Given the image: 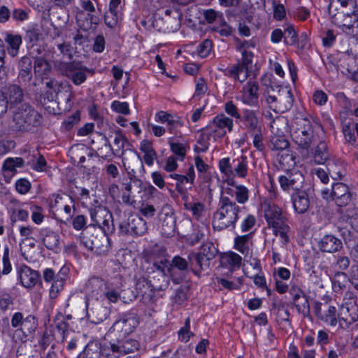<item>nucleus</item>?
<instances>
[{"label": "nucleus", "mask_w": 358, "mask_h": 358, "mask_svg": "<svg viewBox=\"0 0 358 358\" xmlns=\"http://www.w3.org/2000/svg\"><path fill=\"white\" fill-rule=\"evenodd\" d=\"M241 208L235 201L223 194L220 196L218 208L213 213L212 224L214 229H234L239 219Z\"/></svg>", "instance_id": "obj_1"}, {"label": "nucleus", "mask_w": 358, "mask_h": 358, "mask_svg": "<svg viewBox=\"0 0 358 358\" xmlns=\"http://www.w3.org/2000/svg\"><path fill=\"white\" fill-rule=\"evenodd\" d=\"M206 258L207 257L199 252L197 254H189L187 259L180 256H175L171 261H169L165 254H160L151 255L145 259V261L147 262H152L155 268H187L189 266H198L202 268L203 266H210V261L211 259L205 262Z\"/></svg>", "instance_id": "obj_2"}, {"label": "nucleus", "mask_w": 358, "mask_h": 358, "mask_svg": "<svg viewBox=\"0 0 358 358\" xmlns=\"http://www.w3.org/2000/svg\"><path fill=\"white\" fill-rule=\"evenodd\" d=\"M43 115L29 103H23L13 112V129L22 133H33L43 124Z\"/></svg>", "instance_id": "obj_3"}, {"label": "nucleus", "mask_w": 358, "mask_h": 358, "mask_svg": "<svg viewBox=\"0 0 358 358\" xmlns=\"http://www.w3.org/2000/svg\"><path fill=\"white\" fill-rule=\"evenodd\" d=\"M100 343V355L104 358H120L121 356L138 350L140 344L138 341L127 338V336H108Z\"/></svg>", "instance_id": "obj_4"}, {"label": "nucleus", "mask_w": 358, "mask_h": 358, "mask_svg": "<svg viewBox=\"0 0 358 358\" xmlns=\"http://www.w3.org/2000/svg\"><path fill=\"white\" fill-rule=\"evenodd\" d=\"M290 134L298 148L307 152L315 141L313 126L308 118L296 117L292 122Z\"/></svg>", "instance_id": "obj_5"}, {"label": "nucleus", "mask_w": 358, "mask_h": 358, "mask_svg": "<svg viewBox=\"0 0 358 358\" xmlns=\"http://www.w3.org/2000/svg\"><path fill=\"white\" fill-rule=\"evenodd\" d=\"M328 9L332 22L342 31L352 36L358 35V15L355 10L350 13L344 11L334 13L332 10V4H329Z\"/></svg>", "instance_id": "obj_6"}, {"label": "nucleus", "mask_w": 358, "mask_h": 358, "mask_svg": "<svg viewBox=\"0 0 358 358\" xmlns=\"http://www.w3.org/2000/svg\"><path fill=\"white\" fill-rule=\"evenodd\" d=\"M108 234L101 232L94 228L90 227L81 234V243L87 249L101 255L107 251Z\"/></svg>", "instance_id": "obj_7"}, {"label": "nucleus", "mask_w": 358, "mask_h": 358, "mask_svg": "<svg viewBox=\"0 0 358 358\" xmlns=\"http://www.w3.org/2000/svg\"><path fill=\"white\" fill-rule=\"evenodd\" d=\"M60 73L71 80L75 85H80L87 80L86 73L94 74V70L90 69L79 62H61L58 65Z\"/></svg>", "instance_id": "obj_8"}, {"label": "nucleus", "mask_w": 358, "mask_h": 358, "mask_svg": "<svg viewBox=\"0 0 358 358\" xmlns=\"http://www.w3.org/2000/svg\"><path fill=\"white\" fill-rule=\"evenodd\" d=\"M241 62L223 71L224 74L241 83L246 80L249 76V70L252 68L253 53L249 50H244L241 53Z\"/></svg>", "instance_id": "obj_9"}, {"label": "nucleus", "mask_w": 358, "mask_h": 358, "mask_svg": "<svg viewBox=\"0 0 358 358\" xmlns=\"http://www.w3.org/2000/svg\"><path fill=\"white\" fill-rule=\"evenodd\" d=\"M252 234L248 233L245 235L237 236L234 238V248L243 255V266L248 264L253 268H260L259 260L253 256L252 246Z\"/></svg>", "instance_id": "obj_10"}, {"label": "nucleus", "mask_w": 358, "mask_h": 358, "mask_svg": "<svg viewBox=\"0 0 358 358\" xmlns=\"http://www.w3.org/2000/svg\"><path fill=\"white\" fill-rule=\"evenodd\" d=\"M234 122L231 117L224 114L215 116L206 127V132L202 136L203 138L206 135L208 138L213 136L214 138L224 137L227 131L231 132L233 129Z\"/></svg>", "instance_id": "obj_11"}, {"label": "nucleus", "mask_w": 358, "mask_h": 358, "mask_svg": "<svg viewBox=\"0 0 358 358\" xmlns=\"http://www.w3.org/2000/svg\"><path fill=\"white\" fill-rule=\"evenodd\" d=\"M322 197L328 199L331 198L338 206H347L351 205L352 194L349 187L343 182H336L332 185L331 192L329 189H324L322 192Z\"/></svg>", "instance_id": "obj_12"}, {"label": "nucleus", "mask_w": 358, "mask_h": 358, "mask_svg": "<svg viewBox=\"0 0 358 358\" xmlns=\"http://www.w3.org/2000/svg\"><path fill=\"white\" fill-rule=\"evenodd\" d=\"M90 212L92 221L94 222L92 225L99 227L106 234L114 231L113 215L107 208L99 206L91 208Z\"/></svg>", "instance_id": "obj_13"}, {"label": "nucleus", "mask_w": 358, "mask_h": 358, "mask_svg": "<svg viewBox=\"0 0 358 358\" xmlns=\"http://www.w3.org/2000/svg\"><path fill=\"white\" fill-rule=\"evenodd\" d=\"M278 92L277 97L268 95L267 105L275 113H283L291 109L294 99L290 89H282Z\"/></svg>", "instance_id": "obj_14"}, {"label": "nucleus", "mask_w": 358, "mask_h": 358, "mask_svg": "<svg viewBox=\"0 0 358 358\" xmlns=\"http://www.w3.org/2000/svg\"><path fill=\"white\" fill-rule=\"evenodd\" d=\"M138 324V319L135 313L124 315L116 321L109 329L107 336H128Z\"/></svg>", "instance_id": "obj_15"}, {"label": "nucleus", "mask_w": 358, "mask_h": 358, "mask_svg": "<svg viewBox=\"0 0 358 358\" xmlns=\"http://www.w3.org/2000/svg\"><path fill=\"white\" fill-rule=\"evenodd\" d=\"M147 223L137 215H130L127 220L119 226V231L122 235L142 236L147 231Z\"/></svg>", "instance_id": "obj_16"}, {"label": "nucleus", "mask_w": 358, "mask_h": 358, "mask_svg": "<svg viewBox=\"0 0 358 358\" xmlns=\"http://www.w3.org/2000/svg\"><path fill=\"white\" fill-rule=\"evenodd\" d=\"M281 188L287 192H296L302 189L304 183V176L299 171H287L279 177Z\"/></svg>", "instance_id": "obj_17"}, {"label": "nucleus", "mask_w": 358, "mask_h": 358, "mask_svg": "<svg viewBox=\"0 0 358 358\" xmlns=\"http://www.w3.org/2000/svg\"><path fill=\"white\" fill-rule=\"evenodd\" d=\"M159 220L161 222L160 231L163 236L169 238L175 234L176 217L171 206L164 205L159 213Z\"/></svg>", "instance_id": "obj_18"}, {"label": "nucleus", "mask_w": 358, "mask_h": 358, "mask_svg": "<svg viewBox=\"0 0 358 358\" xmlns=\"http://www.w3.org/2000/svg\"><path fill=\"white\" fill-rule=\"evenodd\" d=\"M314 312L320 320L331 326L336 325L339 314H337L335 306H331L328 303L315 302Z\"/></svg>", "instance_id": "obj_19"}, {"label": "nucleus", "mask_w": 358, "mask_h": 358, "mask_svg": "<svg viewBox=\"0 0 358 358\" xmlns=\"http://www.w3.org/2000/svg\"><path fill=\"white\" fill-rule=\"evenodd\" d=\"M262 208L264 217L268 225L273 229L286 222V218L282 215V211L276 205L268 202L264 203Z\"/></svg>", "instance_id": "obj_20"}, {"label": "nucleus", "mask_w": 358, "mask_h": 358, "mask_svg": "<svg viewBox=\"0 0 358 358\" xmlns=\"http://www.w3.org/2000/svg\"><path fill=\"white\" fill-rule=\"evenodd\" d=\"M10 109L16 108L22 104L24 99V93L22 88L15 84L9 85L3 87L1 90Z\"/></svg>", "instance_id": "obj_21"}, {"label": "nucleus", "mask_w": 358, "mask_h": 358, "mask_svg": "<svg viewBox=\"0 0 358 358\" xmlns=\"http://www.w3.org/2000/svg\"><path fill=\"white\" fill-rule=\"evenodd\" d=\"M227 183L230 187H226L223 193L227 195L235 196L237 203L240 204L245 203L249 199V190L242 185H236L234 178H229Z\"/></svg>", "instance_id": "obj_22"}, {"label": "nucleus", "mask_w": 358, "mask_h": 358, "mask_svg": "<svg viewBox=\"0 0 358 358\" xmlns=\"http://www.w3.org/2000/svg\"><path fill=\"white\" fill-rule=\"evenodd\" d=\"M86 312L87 320L93 324H99L106 319L108 310L100 303H92L89 299L86 301Z\"/></svg>", "instance_id": "obj_23"}, {"label": "nucleus", "mask_w": 358, "mask_h": 358, "mask_svg": "<svg viewBox=\"0 0 358 358\" xmlns=\"http://www.w3.org/2000/svg\"><path fill=\"white\" fill-rule=\"evenodd\" d=\"M259 85L256 81L249 80L241 91V101L249 106H257L259 98Z\"/></svg>", "instance_id": "obj_24"}, {"label": "nucleus", "mask_w": 358, "mask_h": 358, "mask_svg": "<svg viewBox=\"0 0 358 358\" xmlns=\"http://www.w3.org/2000/svg\"><path fill=\"white\" fill-rule=\"evenodd\" d=\"M38 327L37 319L32 315H27L24 325L21 329L15 330V335L22 341L31 340L34 337V334Z\"/></svg>", "instance_id": "obj_25"}, {"label": "nucleus", "mask_w": 358, "mask_h": 358, "mask_svg": "<svg viewBox=\"0 0 358 358\" xmlns=\"http://www.w3.org/2000/svg\"><path fill=\"white\" fill-rule=\"evenodd\" d=\"M170 177L177 181L176 188L178 192L180 194H185L187 189L185 187V185H189V188L190 189L194 182L195 172L194 166H190L185 175L173 173L170 175Z\"/></svg>", "instance_id": "obj_26"}, {"label": "nucleus", "mask_w": 358, "mask_h": 358, "mask_svg": "<svg viewBox=\"0 0 358 358\" xmlns=\"http://www.w3.org/2000/svg\"><path fill=\"white\" fill-rule=\"evenodd\" d=\"M239 121L244 129L250 134L262 129L257 113L255 110L245 109L242 112Z\"/></svg>", "instance_id": "obj_27"}, {"label": "nucleus", "mask_w": 358, "mask_h": 358, "mask_svg": "<svg viewBox=\"0 0 358 358\" xmlns=\"http://www.w3.org/2000/svg\"><path fill=\"white\" fill-rule=\"evenodd\" d=\"M18 76L19 83L24 85H30L32 79V62L29 57L25 55L21 57L18 62Z\"/></svg>", "instance_id": "obj_28"}, {"label": "nucleus", "mask_w": 358, "mask_h": 358, "mask_svg": "<svg viewBox=\"0 0 358 358\" xmlns=\"http://www.w3.org/2000/svg\"><path fill=\"white\" fill-rule=\"evenodd\" d=\"M291 196L293 208L296 213L303 214L308 211L310 201L306 190L301 189L299 192H293Z\"/></svg>", "instance_id": "obj_29"}, {"label": "nucleus", "mask_w": 358, "mask_h": 358, "mask_svg": "<svg viewBox=\"0 0 358 358\" xmlns=\"http://www.w3.org/2000/svg\"><path fill=\"white\" fill-rule=\"evenodd\" d=\"M319 249L323 252L333 253L343 247L341 239L332 234L324 235L318 242Z\"/></svg>", "instance_id": "obj_30"}, {"label": "nucleus", "mask_w": 358, "mask_h": 358, "mask_svg": "<svg viewBox=\"0 0 358 358\" xmlns=\"http://www.w3.org/2000/svg\"><path fill=\"white\" fill-rule=\"evenodd\" d=\"M290 294L293 296V302L297 311L304 317L308 316L310 313V306L303 292L300 289L292 288Z\"/></svg>", "instance_id": "obj_31"}, {"label": "nucleus", "mask_w": 358, "mask_h": 358, "mask_svg": "<svg viewBox=\"0 0 358 358\" xmlns=\"http://www.w3.org/2000/svg\"><path fill=\"white\" fill-rule=\"evenodd\" d=\"M233 176L245 178L248 172V159L245 155H241L232 161Z\"/></svg>", "instance_id": "obj_32"}, {"label": "nucleus", "mask_w": 358, "mask_h": 358, "mask_svg": "<svg viewBox=\"0 0 358 358\" xmlns=\"http://www.w3.org/2000/svg\"><path fill=\"white\" fill-rule=\"evenodd\" d=\"M4 41L8 45V53L13 57H16L18 55L20 47L22 43L21 36L19 34L6 33Z\"/></svg>", "instance_id": "obj_33"}, {"label": "nucleus", "mask_w": 358, "mask_h": 358, "mask_svg": "<svg viewBox=\"0 0 358 358\" xmlns=\"http://www.w3.org/2000/svg\"><path fill=\"white\" fill-rule=\"evenodd\" d=\"M339 318L350 325L358 320V305L341 306Z\"/></svg>", "instance_id": "obj_34"}, {"label": "nucleus", "mask_w": 358, "mask_h": 358, "mask_svg": "<svg viewBox=\"0 0 358 358\" xmlns=\"http://www.w3.org/2000/svg\"><path fill=\"white\" fill-rule=\"evenodd\" d=\"M40 274L36 270H20V278L22 285L27 287H34L40 280Z\"/></svg>", "instance_id": "obj_35"}, {"label": "nucleus", "mask_w": 358, "mask_h": 358, "mask_svg": "<svg viewBox=\"0 0 358 358\" xmlns=\"http://www.w3.org/2000/svg\"><path fill=\"white\" fill-rule=\"evenodd\" d=\"M25 162L22 157H9L3 163L2 169L10 177L17 173V168H22Z\"/></svg>", "instance_id": "obj_36"}, {"label": "nucleus", "mask_w": 358, "mask_h": 358, "mask_svg": "<svg viewBox=\"0 0 358 358\" xmlns=\"http://www.w3.org/2000/svg\"><path fill=\"white\" fill-rule=\"evenodd\" d=\"M136 278V289L138 293L145 296L148 295V297L151 298L153 294V285H151L150 280L146 278L144 275H135Z\"/></svg>", "instance_id": "obj_37"}, {"label": "nucleus", "mask_w": 358, "mask_h": 358, "mask_svg": "<svg viewBox=\"0 0 358 358\" xmlns=\"http://www.w3.org/2000/svg\"><path fill=\"white\" fill-rule=\"evenodd\" d=\"M103 138L105 141V146L108 147L113 155H119L120 154H123V149L125 143H127V139L120 131L116 132L115 135L114 143L117 147L115 151L113 150L108 138L104 136Z\"/></svg>", "instance_id": "obj_38"}, {"label": "nucleus", "mask_w": 358, "mask_h": 358, "mask_svg": "<svg viewBox=\"0 0 358 358\" xmlns=\"http://www.w3.org/2000/svg\"><path fill=\"white\" fill-rule=\"evenodd\" d=\"M242 257L234 252H229L223 254L220 257V264L222 266H234L241 267L243 266V262H242Z\"/></svg>", "instance_id": "obj_39"}, {"label": "nucleus", "mask_w": 358, "mask_h": 358, "mask_svg": "<svg viewBox=\"0 0 358 358\" xmlns=\"http://www.w3.org/2000/svg\"><path fill=\"white\" fill-rule=\"evenodd\" d=\"M140 150L144 153L143 159L148 166H151L154 160L157 159V153L155 151L152 143L148 140H143L141 143Z\"/></svg>", "instance_id": "obj_40"}, {"label": "nucleus", "mask_w": 358, "mask_h": 358, "mask_svg": "<svg viewBox=\"0 0 358 358\" xmlns=\"http://www.w3.org/2000/svg\"><path fill=\"white\" fill-rule=\"evenodd\" d=\"M34 70L36 75L44 77L51 72L52 66L46 57H40L34 59Z\"/></svg>", "instance_id": "obj_41"}, {"label": "nucleus", "mask_w": 358, "mask_h": 358, "mask_svg": "<svg viewBox=\"0 0 358 358\" xmlns=\"http://www.w3.org/2000/svg\"><path fill=\"white\" fill-rule=\"evenodd\" d=\"M42 241L48 249L55 250L58 248L59 237L57 233L50 231H43L42 232Z\"/></svg>", "instance_id": "obj_42"}, {"label": "nucleus", "mask_w": 358, "mask_h": 358, "mask_svg": "<svg viewBox=\"0 0 358 358\" xmlns=\"http://www.w3.org/2000/svg\"><path fill=\"white\" fill-rule=\"evenodd\" d=\"M314 161L317 164H323L329 159L327 145L325 142L320 141L314 150Z\"/></svg>", "instance_id": "obj_43"}, {"label": "nucleus", "mask_w": 358, "mask_h": 358, "mask_svg": "<svg viewBox=\"0 0 358 358\" xmlns=\"http://www.w3.org/2000/svg\"><path fill=\"white\" fill-rule=\"evenodd\" d=\"M289 146V142L283 135H274L271 137L270 147L272 150L282 151Z\"/></svg>", "instance_id": "obj_44"}, {"label": "nucleus", "mask_w": 358, "mask_h": 358, "mask_svg": "<svg viewBox=\"0 0 358 358\" xmlns=\"http://www.w3.org/2000/svg\"><path fill=\"white\" fill-rule=\"evenodd\" d=\"M41 36L42 33L38 24H34L28 27L25 34V39L27 40L29 43L34 44Z\"/></svg>", "instance_id": "obj_45"}, {"label": "nucleus", "mask_w": 358, "mask_h": 358, "mask_svg": "<svg viewBox=\"0 0 358 358\" xmlns=\"http://www.w3.org/2000/svg\"><path fill=\"white\" fill-rule=\"evenodd\" d=\"M184 207L187 210L191 211L196 220L202 216L205 210L204 205L201 202H187L184 204Z\"/></svg>", "instance_id": "obj_46"}, {"label": "nucleus", "mask_w": 358, "mask_h": 358, "mask_svg": "<svg viewBox=\"0 0 358 358\" xmlns=\"http://www.w3.org/2000/svg\"><path fill=\"white\" fill-rule=\"evenodd\" d=\"M355 129V125H354L352 122L349 121L348 122H343L342 129L343 133L345 140L352 145L356 143Z\"/></svg>", "instance_id": "obj_47"}, {"label": "nucleus", "mask_w": 358, "mask_h": 358, "mask_svg": "<svg viewBox=\"0 0 358 358\" xmlns=\"http://www.w3.org/2000/svg\"><path fill=\"white\" fill-rule=\"evenodd\" d=\"M34 158L35 156H33L31 159L27 162V164L36 171H45L47 166V162L45 157L42 155L38 154V157L36 159Z\"/></svg>", "instance_id": "obj_48"}, {"label": "nucleus", "mask_w": 358, "mask_h": 358, "mask_svg": "<svg viewBox=\"0 0 358 358\" xmlns=\"http://www.w3.org/2000/svg\"><path fill=\"white\" fill-rule=\"evenodd\" d=\"M350 282V278H348L346 273L342 271H336L332 277V283L335 287L342 289L345 285Z\"/></svg>", "instance_id": "obj_49"}, {"label": "nucleus", "mask_w": 358, "mask_h": 358, "mask_svg": "<svg viewBox=\"0 0 358 358\" xmlns=\"http://www.w3.org/2000/svg\"><path fill=\"white\" fill-rule=\"evenodd\" d=\"M289 227L285 222L282 225H278V227L273 228V234L278 236L282 244H286L289 242V238L287 233L289 231Z\"/></svg>", "instance_id": "obj_50"}, {"label": "nucleus", "mask_w": 358, "mask_h": 358, "mask_svg": "<svg viewBox=\"0 0 358 358\" xmlns=\"http://www.w3.org/2000/svg\"><path fill=\"white\" fill-rule=\"evenodd\" d=\"M297 33L293 25H288L284 29L285 43L294 45L296 43Z\"/></svg>", "instance_id": "obj_51"}, {"label": "nucleus", "mask_w": 358, "mask_h": 358, "mask_svg": "<svg viewBox=\"0 0 358 358\" xmlns=\"http://www.w3.org/2000/svg\"><path fill=\"white\" fill-rule=\"evenodd\" d=\"M171 150L178 157V159L182 161L186 156V147L180 143H173L170 138L169 140Z\"/></svg>", "instance_id": "obj_52"}, {"label": "nucleus", "mask_w": 358, "mask_h": 358, "mask_svg": "<svg viewBox=\"0 0 358 358\" xmlns=\"http://www.w3.org/2000/svg\"><path fill=\"white\" fill-rule=\"evenodd\" d=\"M60 279L57 278L53 280L52 287L50 291L51 298H55L58 292L63 288L64 277L66 275V273H61Z\"/></svg>", "instance_id": "obj_53"}, {"label": "nucleus", "mask_w": 358, "mask_h": 358, "mask_svg": "<svg viewBox=\"0 0 358 358\" xmlns=\"http://www.w3.org/2000/svg\"><path fill=\"white\" fill-rule=\"evenodd\" d=\"M271 1L273 10V17L275 20H281L286 14L283 4L280 3L278 0H271Z\"/></svg>", "instance_id": "obj_54"}, {"label": "nucleus", "mask_w": 358, "mask_h": 358, "mask_svg": "<svg viewBox=\"0 0 358 358\" xmlns=\"http://www.w3.org/2000/svg\"><path fill=\"white\" fill-rule=\"evenodd\" d=\"M155 118L156 121L167 122L171 127L179 122L173 115L162 110L156 114Z\"/></svg>", "instance_id": "obj_55"}, {"label": "nucleus", "mask_w": 358, "mask_h": 358, "mask_svg": "<svg viewBox=\"0 0 358 358\" xmlns=\"http://www.w3.org/2000/svg\"><path fill=\"white\" fill-rule=\"evenodd\" d=\"M28 204H26V208H16L12 211V220L15 221L16 220L21 221H26L29 217V208Z\"/></svg>", "instance_id": "obj_56"}, {"label": "nucleus", "mask_w": 358, "mask_h": 358, "mask_svg": "<svg viewBox=\"0 0 358 358\" xmlns=\"http://www.w3.org/2000/svg\"><path fill=\"white\" fill-rule=\"evenodd\" d=\"M256 218L253 215L248 214L241 221L240 228L242 232L250 231L255 225Z\"/></svg>", "instance_id": "obj_57"}, {"label": "nucleus", "mask_w": 358, "mask_h": 358, "mask_svg": "<svg viewBox=\"0 0 358 358\" xmlns=\"http://www.w3.org/2000/svg\"><path fill=\"white\" fill-rule=\"evenodd\" d=\"M14 298L8 293L0 292V309L5 311L13 304Z\"/></svg>", "instance_id": "obj_58"}, {"label": "nucleus", "mask_w": 358, "mask_h": 358, "mask_svg": "<svg viewBox=\"0 0 358 358\" xmlns=\"http://www.w3.org/2000/svg\"><path fill=\"white\" fill-rule=\"evenodd\" d=\"M29 210L31 212V219L36 224H41L43 220L41 207L36 205H27Z\"/></svg>", "instance_id": "obj_59"}, {"label": "nucleus", "mask_w": 358, "mask_h": 358, "mask_svg": "<svg viewBox=\"0 0 358 358\" xmlns=\"http://www.w3.org/2000/svg\"><path fill=\"white\" fill-rule=\"evenodd\" d=\"M46 54L47 52L43 46L36 44H32L29 49V57L30 58H33L34 60L40 57H46Z\"/></svg>", "instance_id": "obj_60"}, {"label": "nucleus", "mask_w": 358, "mask_h": 358, "mask_svg": "<svg viewBox=\"0 0 358 358\" xmlns=\"http://www.w3.org/2000/svg\"><path fill=\"white\" fill-rule=\"evenodd\" d=\"M213 48V43L210 40L206 39L197 48L198 55L202 57H206L209 55Z\"/></svg>", "instance_id": "obj_61"}, {"label": "nucleus", "mask_w": 358, "mask_h": 358, "mask_svg": "<svg viewBox=\"0 0 358 358\" xmlns=\"http://www.w3.org/2000/svg\"><path fill=\"white\" fill-rule=\"evenodd\" d=\"M120 19V15L118 12H115L108 10V12L105 14L104 21L107 27L110 28L115 27Z\"/></svg>", "instance_id": "obj_62"}, {"label": "nucleus", "mask_w": 358, "mask_h": 358, "mask_svg": "<svg viewBox=\"0 0 358 358\" xmlns=\"http://www.w3.org/2000/svg\"><path fill=\"white\" fill-rule=\"evenodd\" d=\"M219 168L221 173L227 176L228 179L233 176V169L229 158H223L220 160Z\"/></svg>", "instance_id": "obj_63"}, {"label": "nucleus", "mask_w": 358, "mask_h": 358, "mask_svg": "<svg viewBox=\"0 0 358 358\" xmlns=\"http://www.w3.org/2000/svg\"><path fill=\"white\" fill-rule=\"evenodd\" d=\"M105 285L103 280L98 277L91 278L86 285L88 289H92V292H96V294H98V290L102 289Z\"/></svg>", "instance_id": "obj_64"}]
</instances>
